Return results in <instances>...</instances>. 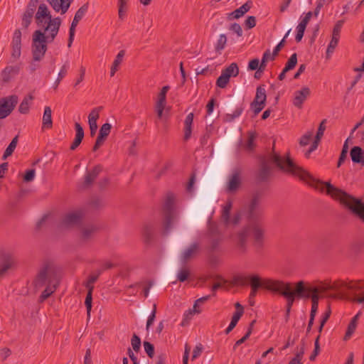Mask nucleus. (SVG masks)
Instances as JSON below:
<instances>
[{"instance_id": "nucleus-36", "label": "nucleus", "mask_w": 364, "mask_h": 364, "mask_svg": "<svg viewBox=\"0 0 364 364\" xmlns=\"http://www.w3.org/2000/svg\"><path fill=\"white\" fill-rule=\"evenodd\" d=\"M244 110L243 104L240 105L237 107L232 114H227L224 117V120L227 122H231L235 120V119L239 117Z\"/></svg>"}, {"instance_id": "nucleus-58", "label": "nucleus", "mask_w": 364, "mask_h": 364, "mask_svg": "<svg viewBox=\"0 0 364 364\" xmlns=\"http://www.w3.org/2000/svg\"><path fill=\"white\" fill-rule=\"evenodd\" d=\"M306 27L299 24L296 27V35L295 40L296 42H300L304 36Z\"/></svg>"}, {"instance_id": "nucleus-5", "label": "nucleus", "mask_w": 364, "mask_h": 364, "mask_svg": "<svg viewBox=\"0 0 364 364\" xmlns=\"http://www.w3.org/2000/svg\"><path fill=\"white\" fill-rule=\"evenodd\" d=\"M60 279L59 270L52 262H46L40 267L33 281V284L36 289L42 288L44 286H58Z\"/></svg>"}, {"instance_id": "nucleus-22", "label": "nucleus", "mask_w": 364, "mask_h": 364, "mask_svg": "<svg viewBox=\"0 0 364 364\" xmlns=\"http://www.w3.org/2000/svg\"><path fill=\"white\" fill-rule=\"evenodd\" d=\"M102 109V107H98L94 108L88 116V124L90 129V135L93 136L95 135L97 129V120L100 117V111Z\"/></svg>"}, {"instance_id": "nucleus-52", "label": "nucleus", "mask_w": 364, "mask_h": 364, "mask_svg": "<svg viewBox=\"0 0 364 364\" xmlns=\"http://www.w3.org/2000/svg\"><path fill=\"white\" fill-rule=\"evenodd\" d=\"M112 125L109 123L104 124L100 129L99 135L107 138L110 133Z\"/></svg>"}, {"instance_id": "nucleus-17", "label": "nucleus", "mask_w": 364, "mask_h": 364, "mask_svg": "<svg viewBox=\"0 0 364 364\" xmlns=\"http://www.w3.org/2000/svg\"><path fill=\"white\" fill-rule=\"evenodd\" d=\"M14 264V259L11 253L2 252L0 253V277L12 267Z\"/></svg>"}, {"instance_id": "nucleus-1", "label": "nucleus", "mask_w": 364, "mask_h": 364, "mask_svg": "<svg viewBox=\"0 0 364 364\" xmlns=\"http://www.w3.org/2000/svg\"><path fill=\"white\" fill-rule=\"evenodd\" d=\"M35 21L37 26L43 30L39 29L33 32L31 53L33 61H41L47 51V44L52 43L57 36L62 21L60 17L53 18L45 4L38 6Z\"/></svg>"}, {"instance_id": "nucleus-51", "label": "nucleus", "mask_w": 364, "mask_h": 364, "mask_svg": "<svg viewBox=\"0 0 364 364\" xmlns=\"http://www.w3.org/2000/svg\"><path fill=\"white\" fill-rule=\"evenodd\" d=\"M156 305L154 304L153 310L148 317L146 325V329L148 331L149 330L150 326L153 324L154 322L155 318H156Z\"/></svg>"}, {"instance_id": "nucleus-31", "label": "nucleus", "mask_w": 364, "mask_h": 364, "mask_svg": "<svg viewBox=\"0 0 364 364\" xmlns=\"http://www.w3.org/2000/svg\"><path fill=\"white\" fill-rule=\"evenodd\" d=\"M232 204L231 200H228L226 202L223 208L221 218L226 226H229L230 224V210L232 209Z\"/></svg>"}, {"instance_id": "nucleus-28", "label": "nucleus", "mask_w": 364, "mask_h": 364, "mask_svg": "<svg viewBox=\"0 0 364 364\" xmlns=\"http://www.w3.org/2000/svg\"><path fill=\"white\" fill-rule=\"evenodd\" d=\"M271 173V168L266 161L262 162L260 168L257 173V178L261 181L268 179Z\"/></svg>"}, {"instance_id": "nucleus-34", "label": "nucleus", "mask_w": 364, "mask_h": 364, "mask_svg": "<svg viewBox=\"0 0 364 364\" xmlns=\"http://www.w3.org/2000/svg\"><path fill=\"white\" fill-rule=\"evenodd\" d=\"M225 75L230 78L231 77H236L239 74V68L235 63H231L228 67L222 70Z\"/></svg>"}, {"instance_id": "nucleus-40", "label": "nucleus", "mask_w": 364, "mask_h": 364, "mask_svg": "<svg viewBox=\"0 0 364 364\" xmlns=\"http://www.w3.org/2000/svg\"><path fill=\"white\" fill-rule=\"evenodd\" d=\"M97 230V228L93 225H88L82 228V237L84 240H88L92 234Z\"/></svg>"}, {"instance_id": "nucleus-50", "label": "nucleus", "mask_w": 364, "mask_h": 364, "mask_svg": "<svg viewBox=\"0 0 364 364\" xmlns=\"http://www.w3.org/2000/svg\"><path fill=\"white\" fill-rule=\"evenodd\" d=\"M250 274L247 276H237L235 278V284L241 286L246 285L248 282L250 284V277L253 275Z\"/></svg>"}, {"instance_id": "nucleus-61", "label": "nucleus", "mask_w": 364, "mask_h": 364, "mask_svg": "<svg viewBox=\"0 0 364 364\" xmlns=\"http://www.w3.org/2000/svg\"><path fill=\"white\" fill-rule=\"evenodd\" d=\"M194 314H195L191 311V309L186 311L184 313L183 319L181 322V325L182 326L186 325L188 323V321L192 318V317Z\"/></svg>"}, {"instance_id": "nucleus-41", "label": "nucleus", "mask_w": 364, "mask_h": 364, "mask_svg": "<svg viewBox=\"0 0 364 364\" xmlns=\"http://www.w3.org/2000/svg\"><path fill=\"white\" fill-rule=\"evenodd\" d=\"M68 69V63H65V65H63L62 66L60 72L58 73V77L54 82V86H53L54 89H57L60 81L65 77V75H67Z\"/></svg>"}, {"instance_id": "nucleus-54", "label": "nucleus", "mask_w": 364, "mask_h": 364, "mask_svg": "<svg viewBox=\"0 0 364 364\" xmlns=\"http://www.w3.org/2000/svg\"><path fill=\"white\" fill-rule=\"evenodd\" d=\"M144 348L145 352L147 353L148 356L152 358L154 355V346L150 342L144 341Z\"/></svg>"}, {"instance_id": "nucleus-20", "label": "nucleus", "mask_w": 364, "mask_h": 364, "mask_svg": "<svg viewBox=\"0 0 364 364\" xmlns=\"http://www.w3.org/2000/svg\"><path fill=\"white\" fill-rule=\"evenodd\" d=\"M310 93V89L307 87H304L300 90L296 91L293 100L294 105L297 108H301L304 102L308 98Z\"/></svg>"}, {"instance_id": "nucleus-44", "label": "nucleus", "mask_w": 364, "mask_h": 364, "mask_svg": "<svg viewBox=\"0 0 364 364\" xmlns=\"http://www.w3.org/2000/svg\"><path fill=\"white\" fill-rule=\"evenodd\" d=\"M46 289L42 292L41 295L40 296L41 300L43 301L46 299H47L56 289L58 286H46Z\"/></svg>"}, {"instance_id": "nucleus-3", "label": "nucleus", "mask_w": 364, "mask_h": 364, "mask_svg": "<svg viewBox=\"0 0 364 364\" xmlns=\"http://www.w3.org/2000/svg\"><path fill=\"white\" fill-rule=\"evenodd\" d=\"M316 188L321 191L326 188V193L347 207L362 221L364 222V203L346 192L333 186L329 182L316 181Z\"/></svg>"}, {"instance_id": "nucleus-6", "label": "nucleus", "mask_w": 364, "mask_h": 364, "mask_svg": "<svg viewBox=\"0 0 364 364\" xmlns=\"http://www.w3.org/2000/svg\"><path fill=\"white\" fill-rule=\"evenodd\" d=\"M274 293H278L287 299V307L291 308L295 299H303L304 294V281H299L295 285L294 291L292 290V284L282 280H276Z\"/></svg>"}, {"instance_id": "nucleus-33", "label": "nucleus", "mask_w": 364, "mask_h": 364, "mask_svg": "<svg viewBox=\"0 0 364 364\" xmlns=\"http://www.w3.org/2000/svg\"><path fill=\"white\" fill-rule=\"evenodd\" d=\"M267 99L266 90L264 85H259L257 87L256 95L253 101L265 104Z\"/></svg>"}, {"instance_id": "nucleus-23", "label": "nucleus", "mask_w": 364, "mask_h": 364, "mask_svg": "<svg viewBox=\"0 0 364 364\" xmlns=\"http://www.w3.org/2000/svg\"><path fill=\"white\" fill-rule=\"evenodd\" d=\"M350 156L354 164L364 166V151L360 146H355L350 151Z\"/></svg>"}, {"instance_id": "nucleus-35", "label": "nucleus", "mask_w": 364, "mask_h": 364, "mask_svg": "<svg viewBox=\"0 0 364 364\" xmlns=\"http://www.w3.org/2000/svg\"><path fill=\"white\" fill-rule=\"evenodd\" d=\"M154 228L152 225L147 224L143 228V236L146 243L150 242L153 238Z\"/></svg>"}, {"instance_id": "nucleus-47", "label": "nucleus", "mask_w": 364, "mask_h": 364, "mask_svg": "<svg viewBox=\"0 0 364 364\" xmlns=\"http://www.w3.org/2000/svg\"><path fill=\"white\" fill-rule=\"evenodd\" d=\"M230 81V77L221 73V75L216 80V85L220 88H225Z\"/></svg>"}, {"instance_id": "nucleus-9", "label": "nucleus", "mask_w": 364, "mask_h": 364, "mask_svg": "<svg viewBox=\"0 0 364 364\" xmlns=\"http://www.w3.org/2000/svg\"><path fill=\"white\" fill-rule=\"evenodd\" d=\"M243 215L248 220V224L258 223L263 210L261 206V196L259 194H254L247 205L242 209Z\"/></svg>"}, {"instance_id": "nucleus-59", "label": "nucleus", "mask_w": 364, "mask_h": 364, "mask_svg": "<svg viewBox=\"0 0 364 364\" xmlns=\"http://www.w3.org/2000/svg\"><path fill=\"white\" fill-rule=\"evenodd\" d=\"M92 294L91 292H87L86 298H85V304L88 315H90V313L91 309H92Z\"/></svg>"}, {"instance_id": "nucleus-64", "label": "nucleus", "mask_w": 364, "mask_h": 364, "mask_svg": "<svg viewBox=\"0 0 364 364\" xmlns=\"http://www.w3.org/2000/svg\"><path fill=\"white\" fill-rule=\"evenodd\" d=\"M230 30L232 31L234 33H235L237 36L240 37L242 36V29L240 24L237 23H234L231 24L230 27Z\"/></svg>"}, {"instance_id": "nucleus-32", "label": "nucleus", "mask_w": 364, "mask_h": 364, "mask_svg": "<svg viewBox=\"0 0 364 364\" xmlns=\"http://www.w3.org/2000/svg\"><path fill=\"white\" fill-rule=\"evenodd\" d=\"M33 100V96L32 95H28L24 97V99L21 102L18 111L21 114H27L29 111V107L31 102Z\"/></svg>"}, {"instance_id": "nucleus-55", "label": "nucleus", "mask_w": 364, "mask_h": 364, "mask_svg": "<svg viewBox=\"0 0 364 364\" xmlns=\"http://www.w3.org/2000/svg\"><path fill=\"white\" fill-rule=\"evenodd\" d=\"M242 215H243V213H242V210H240L239 212H237V213H235L232 218H230L229 225H237V224H239Z\"/></svg>"}, {"instance_id": "nucleus-48", "label": "nucleus", "mask_w": 364, "mask_h": 364, "mask_svg": "<svg viewBox=\"0 0 364 364\" xmlns=\"http://www.w3.org/2000/svg\"><path fill=\"white\" fill-rule=\"evenodd\" d=\"M189 275H190L189 269L187 267H183L178 271V272L177 274V279L181 282H183L188 279Z\"/></svg>"}, {"instance_id": "nucleus-53", "label": "nucleus", "mask_w": 364, "mask_h": 364, "mask_svg": "<svg viewBox=\"0 0 364 364\" xmlns=\"http://www.w3.org/2000/svg\"><path fill=\"white\" fill-rule=\"evenodd\" d=\"M271 57H272V55H271L270 50L269 49L267 50L263 53L262 58V60H261V63H260V65H259V67L262 69L265 70L266 66H267V63H268L269 60H271Z\"/></svg>"}, {"instance_id": "nucleus-24", "label": "nucleus", "mask_w": 364, "mask_h": 364, "mask_svg": "<svg viewBox=\"0 0 364 364\" xmlns=\"http://www.w3.org/2000/svg\"><path fill=\"white\" fill-rule=\"evenodd\" d=\"M208 236L210 240V250L214 251L215 250H216L221 240L220 235L215 225H210L208 230Z\"/></svg>"}, {"instance_id": "nucleus-30", "label": "nucleus", "mask_w": 364, "mask_h": 364, "mask_svg": "<svg viewBox=\"0 0 364 364\" xmlns=\"http://www.w3.org/2000/svg\"><path fill=\"white\" fill-rule=\"evenodd\" d=\"M304 294L303 299H311L312 304H318L319 294L317 293L316 289H311L307 287V283L304 282Z\"/></svg>"}, {"instance_id": "nucleus-49", "label": "nucleus", "mask_w": 364, "mask_h": 364, "mask_svg": "<svg viewBox=\"0 0 364 364\" xmlns=\"http://www.w3.org/2000/svg\"><path fill=\"white\" fill-rule=\"evenodd\" d=\"M131 345L132 346L133 350L135 352H139L141 348V339L135 333L132 336L131 339Z\"/></svg>"}, {"instance_id": "nucleus-62", "label": "nucleus", "mask_w": 364, "mask_h": 364, "mask_svg": "<svg viewBox=\"0 0 364 364\" xmlns=\"http://www.w3.org/2000/svg\"><path fill=\"white\" fill-rule=\"evenodd\" d=\"M259 59L257 58H254L252 60H251L250 62H249V64H248V70H258L259 68Z\"/></svg>"}, {"instance_id": "nucleus-11", "label": "nucleus", "mask_w": 364, "mask_h": 364, "mask_svg": "<svg viewBox=\"0 0 364 364\" xmlns=\"http://www.w3.org/2000/svg\"><path fill=\"white\" fill-rule=\"evenodd\" d=\"M18 100V98L15 95L0 99V119L6 118L11 113Z\"/></svg>"}, {"instance_id": "nucleus-15", "label": "nucleus", "mask_w": 364, "mask_h": 364, "mask_svg": "<svg viewBox=\"0 0 364 364\" xmlns=\"http://www.w3.org/2000/svg\"><path fill=\"white\" fill-rule=\"evenodd\" d=\"M11 47V58L16 60L20 58L21 54V31L20 29L15 30L14 33Z\"/></svg>"}, {"instance_id": "nucleus-18", "label": "nucleus", "mask_w": 364, "mask_h": 364, "mask_svg": "<svg viewBox=\"0 0 364 364\" xmlns=\"http://www.w3.org/2000/svg\"><path fill=\"white\" fill-rule=\"evenodd\" d=\"M200 250V245L198 242H193L186 248L181 255V261L186 263L194 257Z\"/></svg>"}, {"instance_id": "nucleus-29", "label": "nucleus", "mask_w": 364, "mask_h": 364, "mask_svg": "<svg viewBox=\"0 0 364 364\" xmlns=\"http://www.w3.org/2000/svg\"><path fill=\"white\" fill-rule=\"evenodd\" d=\"M52 111L50 107L44 108V113L42 119V129H50L53 126Z\"/></svg>"}, {"instance_id": "nucleus-10", "label": "nucleus", "mask_w": 364, "mask_h": 364, "mask_svg": "<svg viewBox=\"0 0 364 364\" xmlns=\"http://www.w3.org/2000/svg\"><path fill=\"white\" fill-rule=\"evenodd\" d=\"M251 291L250 293V299H254L259 289H265L273 292L275 290L274 284L276 279L270 278H262L259 274H253L250 278Z\"/></svg>"}, {"instance_id": "nucleus-43", "label": "nucleus", "mask_w": 364, "mask_h": 364, "mask_svg": "<svg viewBox=\"0 0 364 364\" xmlns=\"http://www.w3.org/2000/svg\"><path fill=\"white\" fill-rule=\"evenodd\" d=\"M226 43V36L225 34H220L215 45V50L220 53L221 50H223L225 48Z\"/></svg>"}, {"instance_id": "nucleus-14", "label": "nucleus", "mask_w": 364, "mask_h": 364, "mask_svg": "<svg viewBox=\"0 0 364 364\" xmlns=\"http://www.w3.org/2000/svg\"><path fill=\"white\" fill-rule=\"evenodd\" d=\"M343 20H339L336 22V23L334 26L332 33V38L326 50L327 58H328L333 53L334 49L336 48L338 43L340 33L343 25Z\"/></svg>"}, {"instance_id": "nucleus-56", "label": "nucleus", "mask_w": 364, "mask_h": 364, "mask_svg": "<svg viewBox=\"0 0 364 364\" xmlns=\"http://www.w3.org/2000/svg\"><path fill=\"white\" fill-rule=\"evenodd\" d=\"M312 135H313L312 132H308L304 136H302V137L301 138V139L299 141L300 145L302 146L308 145L310 140L311 139Z\"/></svg>"}, {"instance_id": "nucleus-37", "label": "nucleus", "mask_w": 364, "mask_h": 364, "mask_svg": "<svg viewBox=\"0 0 364 364\" xmlns=\"http://www.w3.org/2000/svg\"><path fill=\"white\" fill-rule=\"evenodd\" d=\"M241 316V311H235L234 313L228 327L225 331V334L230 333L233 330V328L236 326L238 321L240 319Z\"/></svg>"}, {"instance_id": "nucleus-13", "label": "nucleus", "mask_w": 364, "mask_h": 364, "mask_svg": "<svg viewBox=\"0 0 364 364\" xmlns=\"http://www.w3.org/2000/svg\"><path fill=\"white\" fill-rule=\"evenodd\" d=\"M38 0H30L26 9L21 16V26L26 29L32 22L34 13L36 10Z\"/></svg>"}, {"instance_id": "nucleus-21", "label": "nucleus", "mask_w": 364, "mask_h": 364, "mask_svg": "<svg viewBox=\"0 0 364 364\" xmlns=\"http://www.w3.org/2000/svg\"><path fill=\"white\" fill-rule=\"evenodd\" d=\"M47 1L55 11L64 14L68 11L73 0H47Z\"/></svg>"}, {"instance_id": "nucleus-7", "label": "nucleus", "mask_w": 364, "mask_h": 364, "mask_svg": "<svg viewBox=\"0 0 364 364\" xmlns=\"http://www.w3.org/2000/svg\"><path fill=\"white\" fill-rule=\"evenodd\" d=\"M270 160L280 170L299 176L302 180L311 178V176L305 170L298 166L289 156V155L282 156L277 153H272L270 155Z\"/></svg>"}, {"instance_id": "nucleus-45", "label": "nucleus", "mask_w": 364, "mask_h": 364, "mask_svg": "<svg viewBox=\"0 0 364 364\" xmlns=\"http://www.w3.org/2000/svg\"><path fill=\"white\" fill-rule=\"evenodd\" d=\"M297 64V55L296 53H294L291 55L289 59L284 67V71H289L294 68Z\"/></svg>"}, {"instance_id": "nucleus-26", "label": "nucleus", "mask_w": 364, "mask_h": 364, "mask_svg": "<svg viewBox=\"0 0 364 364\" xmlns=\"http://www.w3.org/2000/svg\"><path fill=\"white\" fill-rule=\"evenodd\" d=\"M88 10V4L82 5L75 13L74 18L71 23L70 29L75 31V28L79 21L83 18Z\"/></svg>"}, {"instance_id": "nucleus-25", "label": "nucleus", "mask_w": 364, "mask_h": 364, "mask_svg": "<svg viewBox=\"0 0 364 364\" xmlns=\"http://www.w3.org/2000/svg\"><path fill=\"white\" fill-rule=\"evenodd\" d=\"M252 6L251 1H247L243 5H242L240 8L235 9L231 13L228 14V20L232 21L235 18L237 19L242 17L244 14H245Z\"/></svg>"}, {"instance_id": "nucleus-16", "label": "nucleus", "mask_w": 364, "mask_h": 364, "mask_svg": "<svg viewBox=\"0 0 364 364\" xmlns=\"http://www.w3.org/2000/svg\"><path fill=\"white\" fill-rule=\"evenodd\" d=\"M100 165L95 166L91 171H87L84 177V181L80 185V188L86 189L92 186L95 180L102 171Z\"/></svg>"}, {"instance_id": "nucleus-27", "label": "nucleus", "mask_w": 364, "mask_h": 364, "mask_svg": "<svg viewBox=\"0 0 364 364\" xmlns=\"http://www.w3.org/2000/svg\"><path fill=\"white\" fill-rule=\"evenodd\" d=\"M305 345L304 340H301L300 346L296 347L295 350V356L289 362L288 364H303L301 360L304 354Z\"/></svg>"}, {"instance_id": "nucleus-4", "label": "nucleus", "mask_w": 364, "mask_h": 364, "mask_svg": "<svg viewBox=\"0 0 364 364\" xmlns=\"http://www.w3.org/2000/svg\"><path fill=\"white\" fill-rule=\"evenodd\" d=\"M252 235L253 245L257 249L262 248L264 242V230L258 223L247 224L237 232L234 240L236 246L241 253L247 250V239Z\"/></svg>"}, {"instance_id": "nucleus-46", "label": "nucleus", "mask_w": 364, "mask_h": 364, "mask_svg": "<svg viewBox=\"0 0 364 364\" xmlns=\"http://www.w3.org/2000/svg\"><path fill=\"white\" fill-rule=\"evenodd\" d=\"M326 122H327L326 119H323L319 124V127H318V131H317L315 139H314V141H317V143H318V144H319V141H320L321 139L322 138L324 131L326 129Z\"/></svg>"}, {"instance_id": "nucleus-38", "label": "nucleus", "mask_w": 364, "mask_h": 364, "mask_svg": "<svg viewBox=\"0 0 364 364\" xmlns=\"http://www.w3.org/2000/svg\"><path fill=\"white\" fill-rule=\"evenodd\" d=\"M17 143H18V136H16L11 140V141L9 144V145L8 146V147L6 149V150L3 154V156H2L3 160L6 159L9 156H10L13 154V152L14 151V150L16 147Z\"/></svg>"}, {"instance_id": "nucleus-63", "label": "nucleus", "mask_w": 364, "mask_h": 364, "mask_svg": "<svg viewBox=\"0 0 364 364\" xmlns=\"http://www.w3.org/2000/svg\"><path fill=\"white\" fill-rule=\"evenodd\" d=\"M245 24L249 29L254 28L256 25V18L252 16H248L245 21Z\"/></svg>"}, {"instance_id": "nucleus-60", "label": "nucleus", "mask_w": 364, "mask_h": 364, "mask_svg": "<svg viewBox=\"0 0 364 364\" xmlns=\"http://www.w3.org/2000/svg\"><path fill=\"white\" fill-rule=\"evenodd\" d=\"M356 327L357 326H355V324H353L351 323H350L348 324L346 333L345 336H344V340L347 341V340H348L351 337V336L354 333Z\"/></svg>"}, {"instance_id": "nucleus-8", "label": "nucleus", "mask_w": 364, "mask_h": 364, "mask_svg": "<svg viewBox=\"0 0 364 364\" xmlns=\"http://www.w3.org/2000/svg\"><path fill=\"white\" fill-rule=\"evenodd\" d=\"M174 195L168 193L166 195L163 206L164 219L162 223V233L164 235L169 234L172 229L173 223L176 220L177 215L174 209Z\"/></svg>"}, {"instance_id": "nucleus-12", "label": "nucleus", "mask_w": 364, "mask_h": 364, "mask_svg": "<svg viewBox=\"0 0 364 364\" xmlns=\"http://www.w3.org/2000/svg\"><path fill=\"white\" fill-rule=\"evenodd\" d=\"M83 213L82 210L71 211L65 214L60 222V226L70 228L78 225L82 219Z\"/></svg>"}, {"instance_id": "nucleus-42", "label": "nucleus", "mask_w": 364, "mask_h": 364, "mask_svg": "<svg viewBox=\"0 0 364 364\" xmlns=\"http://www.w3.org/2000/svg\"><path fill=\"white\" fill-rule=\"evenodd\" d=\"M291 31V29H289L287 33L285 34L284 38L275 46V48L273 50L271 60H274L275 57L278 55L280 50L282 48V47L284 46L285 43V38L289 36V33Z\"/></svg>"}, {"instance_id": "nucleus-2", "label": "nucleus", "mask_w": 364, "mask_h": 364, "mask_svg": "<svg viewBox=\"0 0 364 364\" xmlns=\"http://www.w3.org/2000/svg\"><path fill=\"white\" fill-rule=\"evenodd\" d=\"M307 287L311 289H316L318 294L325 293L328 290L338 291L340 298L344 297L345 290H349L352 292L351 300L353 302L364 304V282L363 281L346 282L338 280L333 284L319 282L315 286H311L307 283Z\"/></svg>"}, {"instance_id": "nucleus-19", "label": "nucleus", "mask_w": 364, "mask_h": 364, "mask_svg": "<svg viewBox=\"0 0 364 364\" xmlns=\"http://www.w3.org/2000/svg\"><path fill=\"white\" fill-rule=\"evenodd\" d=\"M240 184V172L238 169H235L229 177L227 183V191L233 193L239 188Z\"/></svg>"}, {"instance_id": "nucleus-39", "label": "nucleus", "mask_w": 364, "mask_h": 364, "mask_svg": "<svg viewBox=\"0 0 364 364\" xmlns=\"http://www.w3.org/2000/svg\"><path fill=\"white\" fill-rule=\"evenodd\" d=\"M124 55V50H120L117 55L116 56L115 60L113 62L112 66L111 68L110 75L114 76L116 71L118 70V67L122 61L123 57Z\"/></svg>"}, {"instance_id": "nucleus-57", "label": "nucleus", "mask_w": 364, "mask_h": 364, "mask_svg": "<svg viewBox=\"0 0 364 364\" xmlns=\"http://www.w3.org/2000/svg\"><path fill=\"white\" fill-rule=\"evenodd\" d=\"M264 105L265 104H261V102H256L255 101H253L250 105L251 108L253 109L255 114H259L263 109Z\"/></svg>"}]
</instances>
